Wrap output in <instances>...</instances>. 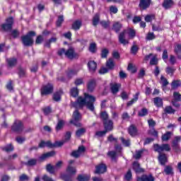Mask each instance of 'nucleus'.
Listing matches in <instances>:
<instances>
[{
    "label": "nucleus",
    "mask_w": 181,
    "mask_h": 181,
    "mask_svg": "<svg viewBox=\"0 0 181 181\" xmlns=\"http://www.w3.org/2000/svg\"><path fill=\"white\" fill-rule=\"evenodd\" d=\"M110 90L113 94H117L119 91V86L117 83H110Z\"/></svg>",
    "instance_id": "nucleus-40"
},
{
    "label": "nucleus",
    "mask_w": 181,
    "mask_h": 181,
    "mask_svg": "<svg viewBox=\"0 0 181 181\" xmlns=\"http://www.w3.org/2000/svg\"><path fill=\"white\" fill-rule=\"evenodd\" d=\"M175 71H176V69L172 66H167L165 69V73H167L171 76H173Z\"/></svg>",
    "instance_id": "nucleus-51"
},
{
    "label": "nucleus",
    "mask_w": 181,
    "mask_h": 181,
    "mask_svg": "<svg viewBox=\"0 0 181 181\" xmlns=\"http://www.w3.org/2000/svg\"><path fill=\"white\" fill-rule=\"evenodd\" d=\"M6 23H3L1 25V28L4 32H8V30H12L13 26V18L10 17L6 20Z\"/></svg>",
    "instance_id": "nucleus-9"
},
{
    "label": "nucleus",
    "mask_w": 181,
    "mask_h": 181,
    "mask_svg": "<svg viewBox=\"0 0 181 181\" xmlns=\"http://www.w3.org/2000/svg\"><path fill=\"white\" fill-rule=\"evenodd\" d=\"M63 22H64V16L63 15L59 16L56 21L57 28H62Z\"/></svg>",
    "instance_id": "nucleus-42"
},
{
    "label": "nucleus",
    "mask_w": 181,
    "mask_h": 181,
    "mask_svg": "<svg viewBox=\"0 0 181 181\" xmlns=\"http://www.w3.org/2000/svg\"><path fill=\"white\" fill-rule=\"evenodd\" d=\"M87 66L90 73L93 74L95 71H97V62H95V61H89L87 64Z\"/></svg>",
    "instance_id": "nucleus-21"
},
{
    "label": "nucleus",
    "mask_w": 181,
    "mask_h": 181,
    "mask_svg": "<svg viewBox=\"0 0 181 181\" xmlns=\"http://www.w3.org/2000/svg\"><path fill=\"white\" fill-rule=\"evenodd\" d=\"M181 101V94H180L179 92H174L173 93V99L171 101V104L175 107V108H179L180 107V103Z\"/></svg>",
    "instance_id": "nucleus-10"
},
{
    "label": "nucleus",
    "mask_w": 181,
    "mask_h": 181,
    "mask_svg": "<svg viewBox=\"0 0 181 181\" xmlns=\"http://www.w3.org/2000/svg\"><path fill=\"white\" fill-rule=\"evenodd\" d=\"M21 35V33L19 32V30L15 29V30H13L11 31V36L13 37V39H18V37H19Z\"/></svg>",
    "instance_id": "nucleus-59"
},
{
    "label": "nucleus",
    "mask_w": 181,
    "mask_h": 181,
    "mask_svg": "<svg viewBox=\"0 0 181 181\" xmlns=\"http://www.w3.org/2000/svg\"><path fill=\"white\" fill-rule=\"evenodd\" d=\"M84 134H86V129L84 128H81V129L76 130V135L78 138H80V136H81V135H84Z\"/></svg>",
    "instance_id": "nucleus-63"
},
{
    "label": "nucleus",
    "mask_w": 181,
    "mask_h": 181,
    "mask_svg": "<svg viewBox=\"0 0 181 181\" xmlns=\"http://www.w3.org/2000/svg\"><path fill=\"white\" fill-rule=\"evenodd\" d=\"M138 50H139V47H138V45H134L130 49V52L132 54H136L138 53Z\"/></svg>",
    "instance_id": "nucleus-64"
},
{
    "label": "nucleus",
    "mask_w": 181,
    "mask_h": 181,
    "mask_svg": "<svg viewBox=\"0 0 181 181\" xmlns=\"http://www.w3.org/2000/svg\"><path fill=\"white\" fill-rule=\"evenodd\" d=\"M18 76L19 78H25L28 77V74L26 72V68H23L21 66L18 67Z\"/></svg>",
    "instance_id": "nucleus-22"
},
{
    "label": "nucleus",
    "mask_w": 181,
    "mask_h": 181,
    "mask_svg": "<svg viewBox=\"0 0 181 181\" xmlns=\"http://www.w3.org/2000/svg\"><path fill=\"white\" fill-rule=\"evenodd\" d=\"M46 170L48 172V173H50L51 175H54L56 172V168L54 166L52 165V164L49 163L46 165Z\"/></svg>",
    "instance_id": "nucleus-39"
},
{
    "label": "nucleus",
    "mask_w": 181,
    "mask_h": 181,
    "mask_svg": "<svg viewBox=\"0 0 181 181\" xmlns=\"http://www.w3.org/2000/svg\"><path fill=\"white\" fill-rule=\"evenodd\" d=\"M107 156L110 158L111 160L117 163V151H110L107 152Z\"/></svg>",
    "instance_id": "nucleus-34"
},
{
    "label": "nucleus",
    "mask_w": 181,
    "mask_h": 181,
    "mask_svg": "<svg viewBox=\"0 0 181 181\" xmlns=\"http://www.w3.org/2000/svg\"><path fill=\"white\" fill-rule=\"evenodd\" d=\"M171 136H172V132H167L162 135L161 140L163 141V142H165L166 141H169Z\"/></svg>",
    "instance_id": "nucleus-41"
},
{
    "label": "nucleus",
    "mask_w": 181,
    "mask_h": 181,
    "mask_svg": "<svg viewBox=\"0 0 181 181\" xmlns=\"http://www.w3.org/2000/svg\"><path fill=\"white\" fill-rule=\"evenodd\" d=\"M70 94H71V97H74V98H76V97L78 96V88H72L71 89Z\"/></svg>",
    "instance_id": "nucleus-53"
},
{
    "label": "nucleus",
    "mask_w": 181,
    "mask_h": 181,
    "mask_svg": "<svg viewBox=\"0 0 181 181\" xmlns=\"http://www.w3.org/2000/svg\"><path fill=\"white\" fill-rule=\"evenodd\" d=\"M176 112V110L173 109L172 106H165L164 109V114H175Z\"/></svg>",
    "instance_id": "nucleus-44"
},
{
    "label": "nucleus",
    "mask_w": 181,
    "mask_h": 181,
    "mask_svg": "<svg viewBox=\"0 0 181 181\" xmlns=\"http://www.w3.org/2000/svg\"><path fill=\"white\" fill-rule=\"evenodd\" d=\"M100 118L103 122V128L105 132H112L114 131V122L110 119V115L106 111L100 112Z\"/></svg>",
    "instance_id": "nucleus-3"
},
{
    "label": "nucleus",
    "mask_w": 181,
    "mask_h": 181,
    "mask_svg": "<svg viewBox=\"0 0 181 181\" xmlns=\"http://www.w3.org/2000/svg\"><path fill=\"white\" fill-rule=\"evenodd\" d=\"M106 67L109 70H114L115 67V63L114 62V59L112 58H110L107 62H106Z\"/></svg>",
    "instance_id": "nucleus-32"
},
{
    "label": "nucleus",
    "mask_w": 181,
    "mask_h": 181,
    "mask_svg": "<svg viewBox=\"0 0 181 181\" xmlns=\"http://www.w3.org/2000/svg\"><path fill=\"white\" fill-rule=\"evenodd\" d=\"M124 177V180L126 181L132 180V171L131 170V169H129L127 170Z\"/></svg>",
    "instance_id": "nucleus-45"
},
{
    "label": "nucleus",
    "mask_w": 181,
    "mask_h": 181,
    "mask_svg": "<svg viewBox=\"0 0 181 181\" xmlns=\"http://www.w3.org/2000/svg\"><path fill=\"white\" fill-rule=\"evenodd\" d=\"M36 36V32L29 31L25 35L21 36V42L23 46L29 47L33 45V37Z\"/></svg>",
    "instance_id": "nucleus-5"
},
{
    "label": "nucleus",
    "mask_w": 181,
    "mask_h": 181,
    "mask_svg": "<svg viewBox=\"0 0 181 181\" xmlns=\"http://www.w3.org/2000/svg\"><path fill=\"white\" fill-rule=\"evenodd\" d=\"M62 95H63V90H59L58 91H56L52 95L53 101H55L56 103H59V101H62Z\"/></svg>",
    "instance_id": "nucleus-23"
},
{
    "label": "nucleus",
    "mask_w": 181,
    "mask_h": 181,
    "mask_svg": "<svg viewBox=\"0 0 181 181\" xmlns=\"http://www.w3.org/2000/svg\"><path fill=\"white\" fill-rule=\"evenodd\" d=\"M180 86H181L180 80H173L171 83V88L173 90H177V88H179Z\"/></svg>",
    "instance_id": "nucleus-36"
},
{
    "label": "nucleus",
    "mask_w": 181,
    "mask_h": 181,
    "mask_svg": "<svg viewBox=\"0 0 181 181\" xmlns=\"http://www.w3.org/2000/svg\"><path fill=\"white\" fill-rule=\"evenodd\" d=\"M164 172L165 175H173V168L170 165H166Z\"/></svg>",
    "instance_id": "nucleus-50"
},
{
    "label": "nucleus",
    "mask_w": 181,
    "mask_h": 181,
    "mask_svg": "<svg viewBox=\"0 0 181 181\" xmlns=\"http://www.w3.org/2000/svg\"><path fill=\"white\" fill-rule=\"evenodd\" d=\"M84 152H86V147L84 146H81L77 150L72 151L71 155L77 159L78 158H80V155L84 153Z\"/></svg>",
    "instance_id": "nucleus-15"
},
{
    "label": "nucleus",
    "mask_w": 181,
    "mask_h": 181,
    "mask_svg": "<svg viewBox=\"0 0 181 181\" xmlns=\"http://www.w3.org/2000/svg\"><path fill=\"white\" fill-rule=\"evenodd\" d=\"M132 169L135 172V173H144L145 170L141 168V164L138 161H134L132 163Z\"/></svg>",
    "instance_id": "nucleus-18"
},
{
    "label": "nucleus",
    "mask_w": 181,
    "mask_h": 181,
    "mask_svg": "<svg viewBox=\"0 0 181 181\" xmlns=\"http://www.w3.org/2000/svg\"><path fill=\"white\" fill-rule=\"evenodd\" d=\"M66 144V141H55L54 144L52 142H48L47 145L49 146V148H60V146H63Z\"/></svg>",
    "instance_id": "nucleus-27"
},
{
    "label": "nucleus",
    "mask_w": 181,
    "mask_h": 181,
    "mask_svg": "<svg viewBox=\"0 0 181 181\" xmlns=\"http://www.w3.org/2000/svg\"><path fill=\"white\" fill-rule=\"evenodd\" d=\"M128 36L129 39H134V37L136 36V31H135V30L132 28H129L128 32Z\"/></svg>",
    "instance_id": "nucleus-55"
},
{
    "label": "nucleus",
    "mask_w": 181,
    "mask_h": 181,
    "mask_svg": "<svg viewBox=\"0 0 181 181\" xmlns=\"http://www.w3.org/2000/svg\"><path fill=\"white\" fill-rule=\"evenodd\" d=\"M148 109H146V107L142 108L139 112H138V115L139 117H146V115H148Z\"/></svg>",
    "instance_id": "nucleus-54"
},
{
    "label": "nucleus",
    "mask_w": 181,
    "mask_h": 181,
    "mask_svg": "<svg viewBox=\"0 0 181 181\" xmlns=\"http://www.w3.org/2000/svg\"><path fill=\"white\" fill-rule=\"evenodd\" d=\"M153 103L157 108H162L163 107V99L160 97H156L153 98Z\"/></svg>",
    "instance_id": "nucleus-26"
},
{
    "label": "nucleus",
    "mask_w": 181,
    "mask_h": 181,
    "mask_svg": "<svg viewBox=\"0 0 181 181\" xmlns=\"http://www.w3.org/2000/svg\"><path fill=\"white\" fill-rule=\"evenodd\" d=\"M136 181H155V177L152 174L142 175L137 177Z\"/></svg>",
    "instance_id": "nucleus-20"
},
{
    "label": "nucleus",
    "mask_w": 181,
    "mask_h": 181,
    "mask_svg": "<svg viewBox=\"0 0 181 181\" xmlns=\"http://www.w3.org/2000/svg\"><path fill=\"white\" fill-rule=\"evenodd\" d=\"M112 29L115 33H119L121 29H122V24L119 22H116L113 23Z\"/></svg>",
    "instance_id": "nucleus-31"
},
{
    "label": "nucleus",
    "mask_w": 181,
    "mask_h": 181,
    "mask_svg": "<svg viewBox=\"0 0 181 181\" xmlns=\"http://www.w3.org/2000/svg\"><path fill=\"white\" fill-rule=\"evenodd\" d=\"M107 172V165L105 163H100L95 166V170L94 173L95 175H101Z\"/></svg>",
    "instance_id": "nucleus-13"
},
{
    "label": "nucleus",
    "mask_w": 181,
    "mask_h": 181,
    "mask_svg": "<svg viewBox=\"0 0 181 181\" xmlns=\"http://www.w3.org/2000/svg\"><path fill=\"white\" fill-rule=\"evenodd\" d=\"M6 62L7 63L8 67H10L11 69L18 66V58L16 57L7 58Z\"/></svg>",
    "instance_id": "nucleus-16"
},
{
    "label": "nucleus",
    "mask_w": 181,
    "mask_h": 181,
    "mask_svg": "<svg viewBox=\"0 0 181 181\" xmlns=\"http://www.w3.org/2000/svg\"><path fill=\"white\" fill-rule=\"evenodd\" d=\"M61 179L64 181H73V175H70L69 174H63L61 176Z\"/></svg>",
    "instance_id": "nucleus-52"
},
{
    "label": "nucleus",
    "mask_w": 181,
    "mask_h": 181,
    "mask_svg": "<svg viewBox=\"0 0 181 181\" xmlns=\"http://www.w3.org/2000/svg\"><path fill=\"white\" fill-rule=\"evenodd\" d=\"M148 134L151 136H154V138H158L159 136V133L154 128L153 129L148 130Z\"/></svg>",
    "instance_id": "nucleus-49"
},
{
    "label": "nucleus",
    "mask_w": 181,
    "mask_h": 181,
    "mask_svg": "<svg viewBox=\"0 0 181 181\" xmlns=\"http://www.w3.org/2000/svg\"><path fill=\"white\" fill-rule=\"evenodd\" d=\"M44 40H45V38L43 37V35H40L37 36L35 39V45H42Z\"/></svg>",
    "instance_id": "nucleus-58"
},
{
    "label": "nucleus",
    "mask_w": 181,
    "mask_h": 181,
    "mask_svg": "<svg viewBox=\"0 0 181 181\" xmlns=\"http://www.w3.org/2000/svg\"><path fill=\"white\" fill-rule=\"evenodd\" d=\"M1 151L3 152H6L7 153H9V152H13L15 151V147H13V145L12 144H7L6 146L1 147Z\"/></svg>",
    "instance_id": "nucleus-28"
},
{
    "label": "nucleus",
    "mask_w": 181,
    "mask_h": 181,
    "mask_svg": "<svg viewBox=\"0 0 181 181\" xmlns=\"http://www.w3.org/2000/svg\"><path fill=\"white\" fill-rule=\"evenodd\" d=\"M56 155V152L54 151H52L45 153H43L41 156L39 157L40 160H45L47 159V158H52Z\"/></svg>",
    "instance_id": "nucleus-25"
},
{
    "label": "nucleus",
    "mask_w": 181,
    "mask_h": 181,
    "mask_svg": "<svg viewBox=\"0 0 181 181\" xmlns=\"http://www.w3.org/2000/svg\"><path fill=\"white\" fill-rule=\"evenodd\" d=\"M77 181H90V176L86 174H79L76 177Z\"/></svg>",
    "instance_id": "nucleus-35"
},
{
    "label": "nucleus",
    "mask_w": 181,
    "mask_h": 181,
    "mask_svg": "<svg viewBox=\"0 0 181 181\" xmlns=\"http://www.w3.org/2000/svg\"><path fill=\"white\" fill-rule=\"evenodd\" d=\"M42 112L45 115H49L52 112V107L50 106L45 107L42 109Z\"/></svg>",
    "instance_id": "nucleus-60"
},
{
    "label": "nucleus",
    "mask_w": 181,
    "mask_h": 181,
    "mask_svg": "<svg viewBox=\"0 0 181 181\" xmlns=\"http://www.w3.org/2000/svg\"><path fill=\"white\" fill-rule=\"evenodd\" d=\"M151 4H152V0H140L139 8L140 11H146L151 6Z\"/></svg>",
    "instance_id": "nucleus-12"
},
{
    "label": "nucleus",
    "mask_w": 181,
    "mask_h": 181,
    "mask_svg": "<svg viewBox=\"0 0 181 181\" xmlns=\"http://www.w3.org/2000/svg\"><path fill=\"white\" fill-rule=\"evenodd\" d=\"M57 54L59 56V57H62L63 54L67 57V59H69V60H74V59H78V54L74 50V48L69 47L68 49L66 50L64 48H60L58 49Z\"/></svg>",
    "instance_id": "nucleus-4"
},
{
    "label": "nucleus",
    "mask_w": 181,
    "mask_h": 181,
    "mask_svg": "<svg viewBox=\"0 0 181 181\" xmlns=\"http://www.w3.org/2000/svg\"><path fill=\"white\" fill-rule=\"evenodd\" d=\"M127 33V30H123L118 35V40L120 45H123V46H126V45H129V41L125 39V35Z\"/></svg>",
    "instance_id": "nucleus-11"
},
{
    "label": "nucleus",
    "mask_w": 181,
    "mask_h": 181,
    "mask_svg": "<svg viewBox=\"0 0 181 181\" xmlns=\"http://www.w3.org/2000/svg\"><path fill=\"white\" fill-rule=\"evenodd\" d=\"M89 51L91 53H95V52H97V44H95V42L91 43L90 45Z\"/></svg>",
    "instance_id": "nucleus-61"
},
{
    "label": "nucleus",
    "mask_w": 181,
    "mask_h": 181,
    "mask_svg": "<svg viewBox=\"0 0 181 181\" xmlns=\"http://www.w3.org/2000/svg\"><path fill=\"white\" fill-rule=\"evenodd\" d=\"M128 134L132 136V138H135V136H138V128L135 124H131L128 129Z\"/></svg>",
    "instance_id": "nucleus-14"
},
{
    "label": "nucleus",
    "mask_w": 181,
    "mask_h": 181,
    "mask_svg": "<svg viewBox=\"0 0 181 181\" xmlns=\"http://www.w3.org/2000/svg\"><path fill=\"white\" fill-rule=\"evenodd\" d=\"M139 98V93L137 92L134 95V98L129 100L127 104V107H131V105H132L133 104H135V103H136V101H138V99Z\"/></svg>",
    "instance_id": "nucleus-33"
},
{
    "label": "nucleus",
    "mask_w": 181,
    "mask_h": 181,
    "mask_svg": "<svg viewBox=\"0 0 181 181\" xmlns=\"http://www.w3.org/2000/svg\"><path fill=\"white\" fill-rule=\"evenodd\" d=\"M94 103H95V97L88 93H84V98L79 96L76 101L73 104L74 108H83L86 105V108L90 111H94Z\"/></svg>",
    "instance_id": "nucleus-1"
},
{
    "label": "nucleus",
    "mask_w": 181,
    "mask_h": 181,
    "mask_svg": "<svg viewBox=\"0 0 181 181\" xmlns=\"http://www.w3.org/2000/svg\"><path fill=\"white\" fill-rule=\"evenodd\" d=\"M155 19H156L155 14H148L144 18V21L147 23L152 22V21H155Z\"/></svg>",
    "instance_id": "nucleus-47"
},
{
    "label": "nucleus",
    "mask_w": 181,
    "mask_h": 181,
    "mask_svg": "<svg viewBox=\"0 0 181 181\" xmlns=\"http://www.w3.org/2000/svg\"><path fill=\"white\" fill-rule=\"evenodd\" d=\"M108 54H110V50L107 48H103L100 52L101 59H107L108 57Z\"/></svg>",
    "instance_id": "nucleus-43"
},
{
    "label": "nucleus",
    "mask_w": 181,
    "mask_h": 181,
    "mask_svg": "<svg viewBox=\"0 0 181 181\" xmlns=\"http://www.w3.org/2000/svg\"><path fill=\"white\" fill-rule=\"evenodd\" d=\"M66 173L68 175H70L71 176H74V175H76L77 173V170L75 167H73L71 165H68L66 169Z\"/></svg>",
    "instance_id": "nucleus-30"
},
{
    "label": "nucleus",
    "mask_w": 181,
    "mask_h": 181,
    "mask_svg": "<svg viewBox=\"0 0 181 181\" xmlns=\"http://www.w3.org/2000/svg\"><path fill=\"white\" fill-rule=\"evenodd\" d=\"M64 127V120H59L57 126H56V131H60Z\"/></svg>",
    "instance_id": "nucleus-57"
},
{
    "label": "nucleus",
    "mask_w": 181,
    "mask_h": 181,
    "mask_svg": "<svg viewBox=\"0 0 181 181\" xmlns=\"http://www.w3.org/2000/svg\"><path fill=\"white\" fill-rule=\"evenodd\" d=\"M53 91H54V85L52 83H47L41 87L40 94L42 96L50 95V94H53Z\"/></svg>",
    "instance_id": "nucleus-7"
},
{
    "label": "nucleus",
    "mask_w": 181,
    "mask_h": 181,
    "mask_svg": "<svg viewBox=\"0 0 181 181\" xmlns=\"http://www.w3.org/2000/svg\"><path fill=\"white\" fill-rule=\"evenodd\" d=\"M100 25H101L102 28H103V29H108L110 28V21H101L100 22Z\"/></svg>",
    "instance_id": "nucleus-56"
},
{
    "label": "nucleus",
    "mask_w": 181,
    "mask_h": 181,
    "mask_svg": "<svg viewBox=\"0 0 181 181\" xmlns=\"http://www.w3.org/2000/svg\"><path fill=\"white\" fill-rule=\"evenodd\" d=\"M127 70L129 71H131L132 74H135V73H136V71H138V69H136V67L135 66H134V64H128Z\"/></svg>",
    "instance_id": "nucleus-46"
},
{
    "label": "nucleus",
    "mask_w": 181,
    "mask_h": 181,
    "mask_svg": "<svg viewBox=\"0 0 181 181\" xmlns=\"http://www.w3.org/2000/svg\"><path fill=\"white\" fill-rule=\"evenodd\" d=\"M81 26H83V21L81 20H75L71 24V29L77 32V30L81 29Z\"/></svg>",
    "instance_id": "nucleus-17"
},
{
    "label": "nucleus",
    "mask_w": 181,
    "mask_h": 181,
    "mask_svg": "<svg viewBox=\"0 0 181 181\" xmlns=\"http://www.w3.org/2000/svg\"><path fill=\"white\" fill-rule=\"evenodd\" d=\"M95 86H97L95 79H90L87 83V90L88 93H93L95 89Z\"/></svg>",
    "instance_id": "nucleus-19"
},
{
    "label": "nucleus",
    "mask_w": 181,
    "mask_h": 181,
    "mask_svg": "<svg viewBox=\"0 0 181 181\" xmlns=\"http://www.w3.org/2000/svg\"><path fill=\"white\" fill-rule=\"evenodd\" d=\"M153 149L155 152H158L159 153L158 160L160 165H165L166 162H168V157H166V154L162 153V152H170V146L168 144H163L159 145L158 144H156L153 145Z\"/></svg>",
    "instance_id": "nucleus-2"
},
{
    "label": "nucleus",
    "mask_w": 181,
    "mask_h": 181,
    "mask_svg": "<svg viewBox=\"0 0 181 181\" xmlns=\"http://www.w3.org/2000/svg\"><path fill=\"white\" fill-rule=\"evenodd\" d=\"M175 5L173 0H164L162 6L164 9H170Z\"/></svg>",
    "instance_id": "nucleus-24"
},
{
    "label": "nucleus",
    "mask_w": 181,
    "mask_h": 181,
    "mask_svg": "<svg viewBox=\"0 0 181 181\" xmlns=\"http://www.w3.org/2000/svg\"><path fill=\"white\" fill-rule=\"evenodd\" d=\"M23 129H25V125L21 120L16 119L11 125V131L16 134H21Z\"/></svg>",
    "instance_id": "nucleus-6"
},
{
    "label": "nucleus",
    "mask_w": 181,
    "mask_h": 181,
    "mask_svg": "<svg viewBox=\"0 0 181 181\" xmlns=\"http://www.w3.org/2000/svg\"><path fill=\"white\" fill-rule=\"evenodd\" d=\"M101 21H100V14L96 13L93 19H92V25L93 26L97 27L98 23H100Z\"/></svg>",
    "instance_id": "nucleus-37"
},
{
    "label": "nucleus",
    "mask_w": 181,
    "mask_h": 181,
    "mask_svg": "<svg viewBox=\"0 0 181 181\" xmlns=\"http://www.w3.org/2000/svg\"><path fill=\"white\" fill-rule=\"evenodd\" d=\"M77 73H78V71L71 69H69L66 71V76L69 80L73 78L74 76H77Z\"/></svg>",
    "instance_id": "nucleus-29"
},
{
    "label": "nucleus",
    "mask_w": 181,
    "mask_h": 181,
    "mask_svg": "<svg viewBox=\"0 0 181 181\" xmlns=\"http://www.w3.org/2000/svg\"><path fill=\"white\" fill-rule=\"evenodd\" d=\"M73 119H74L70 121V124H73V125H74L75 127L80 128V127H81V123L78 121L81 119V114H80V112H78V110L74 112Z\"/></svg>",
    "instance_id": "nucleus-8"
},
{
    "label": "nucleus",
    "mask_w": 181,
    "mask_h": 181,
    "mask_svg": "<svg viewBox=\"0 0 181 181\" xmlns=\"http://www.w3.org/2000/svg\"><path fill=\"white\" fill-rule=\"evenodd\" d=\"M24 165H25V166H36V165H37V159L30 158L28 162H25Z\"/></svg>",
    "instance_id": "nucleus-38"
},
{
    "label": "nucleus",
    "mask_w": 181,
    "mask_h": 181,
    "mask_svg": "<svg viewBox=\"0 0 181 181\" xmlns=\"http://www.w3.org/2000/svg\"><path fill=\"white\" fill-rule=\"evenodd\" d=\"M171 146L173 148V151H174V152H175L176 153L180 152L181 151L180 144L172 143Z\"/></svg>",
    "instance_id": "nucleus-48"
},
{
    "label": "nucleus",
    "mask_w": 181,
    "mask_h": 181,
    "mask_svg": "<svg viewBox=\"0 0 181 181\" xmlns=\"http://www.w3.org/2000/svg\"><path fill=\"white\" fill-rule=\"evenodd\" d=\"M108 134L105 129L103 131H98L95 132V136H98L99 138H103V136H105Z\"/></svg>",
    "instance_id": "nucleus-62"
}]
</instances>
